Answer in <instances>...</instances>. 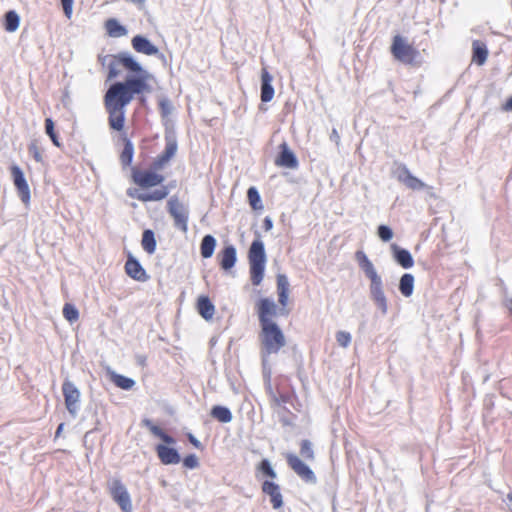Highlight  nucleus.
Here are the masks:
<instances>
[{"instance_id":"29","label":"nucleus","mask_w":512,"mask_h":512,"mask_svg":"<svg viewBox=\"0 0 512 512\" xmlns=\"http://www.w3.org/2000/svg\"><path fill=\"white\" fill-rule=\"evenodd\" d=\"M414 276L411 273H404L399 280L398 289L404 297H410L414 291Z\"/></svg>"},{"instance_id":"2","label":"nucleus","mask_w":512,"mask_h":512,"mask_svg":"<svg viewBox=\"0 0 512 512\" xmlns=\"http://www.w3.org/2000/svg\"><path fill=\"white\" fill-rule=\"evenodd\" d=\"M355 258L358 262L359 268L370 281V299L380 310L381 314L383 316L386 315L388 312V300L384 292V282L382 277L378 274L374 264L363 251H357L355 253Z\"/></svg>"},{"instance_id":"56","label":"nucleus","mask_w":512,"mask_h":512,"mask_svg":"<svg viewBox=\"0 0 512 512\" xmlns=\"http://www.w3.org/2000/svg\"><path fill=\"white\" fill-rule=\"evenodd\" d=\"M63 427H64V423H60V424L58 425V427H57V429H56V432H55V436H56V437H58V436L61 434V432H62V430H63Z\"/></svg>"},{"instance_id":"30","label":"nucleus","mask_w":512,"mask_h":512,"mask_svg":"<svg viewBox=\"0 0 512 512\" xmlns=\"http://www.w3.org/2000/svg\"><path fill=\"white\" fill-rule=\"evenodd\" d=\"M20 25V16L15 10H9L4 14L3 26L7 32H15Z\"/></svg>"},{"instance_id":"5","label":"nucleus","mask_w":512,"mask_h":512,"mask_svg":"<svg viewBox=\"0 0 512 512\" xmlns=\"http://www.w3.org/2000/svg\"><path fill=\"white\" fill-rule=\"evenodd\" d=\"M167 212L173 218L174 227L183 233L188 231L189 207L173 195L167 201Z\"/></svg>"},{"instance_id":"57","label":"nucleus","mask_w":512,"mask_h":512,"mask_svg":"<svg viewBox=\"0 0 512 512\" xmlns=\"http://www.w3.org/2000/svg\"><path fill=\"white\" fill-rule=\"evenodd\" d=\"M507 505H508L509 509L512 511V493H509L507 495Z\"/></svg>"},{"instance_id":"32","label":"nucleus","mask_w":512,"mask_h":512,"mask_svg":"<svg viewBox=\"0 0 512 512\" xmlns=\"http://www.w3.org/2000/svg\"><path fill=\"white\" fill-rule=\"evenodd\" d=\"M133 156H134V145L130 139L125 137L123 150L120 154V162L124 168L131 165V163L133 161Z\"/></svg>"},{"instance_id":"45","label":"nucleus","mask_w":512,"mask_h":512,"mask_svg":"<svg viewBox=\"0 0 512 512\" xmlns=\"http://www.w3.org/2000/svg\"><path fill=\"white\" fill-rule=\"evenodd\" d=\"M182 462L183 466L187 469H196L199 466V460L195 454L185 456Z\"/></svg>"},{"instance_id":"52","label":"nucleus","mask_w":512,"mask_h":512,"mask_svg":"<svg viewBox=\"0 0 512 512\" xmlns=\"http://www.w3.org/2000/svg\"><path fill=\"white\" fill-rule=\"evenodd\" d=\"M263 228L265 231H270L273 228V220L271 217L266 216L263 220Z\"/></svg>"},{"instance_id":"7","label":"nucleus","mask_w":512,"mask_h":512,"mask_svg":"<svg viewBox=\"0 0 512 512\" xmlns=\"http://www.w3.org/2000/svg\"><path fill=\"white\" fill-rule=\"evenodd\" d=\"M65 406L72 417H76L80 410V391L73 382L66 379L62 384Z\"/></svg>"},{"instance_id":"47","label":"nucleus","mask_w":512,"mask_h":512,"mask_svg":"<svg viewBox=\"0 0 512 512\" xmlns=\"http://www.w3.org/2000/svg\"><path fill=\"white\" fill-rule=\"evenodd\" d=\"M28 151L36 162L41 163L43 161L42 152L40 151L36 143L32 142L28 147Z\"/></svg>"},{"instance_id":"51","label":"nucleus","mask_w":512,"mask_h":512,"mask_svg":"<svg viewBox=\"0 0 512 512\" xmlns=\"http://www.w3.org/2000/svg\"><path fill=\"white\" fill-rule=\"evenodd\" d=\"M278 292V301L282 306H286L288 302L289 292L277 291Z\"/></svg>"},{"instance_id":"1","label":"nucleus","mask_w":512,"mask_h":512,"mask_svg":"<svg viewBox=\"0 0 512 512\" xmlns=\"http://www.w3.org/2000/svg\"><path fill=\"white\" fill-rule=\"evenodd\" d=\"M117 58L121 66L133 74H128L124 81H117L109 86L104 95V105L126 108L135 95L151 91L147 81L152 75L129 52H120Z\"/></svg>"},{"instance_id":"6","label":"nucleus","mask_w":512,"mask_h":512,"mask_svg":"<svg viewBox=\"0 0 512 512\" xmlns=\"http://www.w3.org/2000/svg\"><path fill=\"white\" fill-rule=\"evenodd\" d=\"M391 53L397 60L406 64H412L418 55V51L400 35L393 38Z\"/></svg>"},{"instance_id":"16","label":"nucleus","mask_w":512,"mask_h":512,"mask_svg":"<svg viewBox=\"0 0 512 512\" xmlns=\"http://www.w3.org/2000/svg\"><path fill=\"white\" fill-rule=\"evenodd\" d=\"M157 456L162 464L173 465L181 461L180 454L176 448L168 446V444H157L155 447Z\"/></svg>"},{"instance_id":"39","label":"nucleus","mask_w":512,"mask_h":512,"mask_svg":"<svg viewBox=\"0 0 512 512\" xmlns=\"http://www.w3.org/2000/svg\"><path fill=\"white\" fill-rule=\"evenodd\" d=\"M258 471H260L264 476L269 478H276L277 474L274 468L271 465V462L268 459H262L257 467Z\"/></svg>"},{"instance_id":"33","label":"nucleus","mask_w":512,"mask_h":512,"mask_svg":"<svg viewBox=\"0 0 512 512\" xmlns=\"http://www.w3.org/2000/svg\"><path fill=\"white\" fill-rule=\"evenodd\" d=\"M141 245L148 254H153L156 250L155 233L151 229H145L142 233Z\"/></svg>"},{"instance_id":"34","label":"nucleus","mask_w":512,"mask_h":512,"mask_svg":"<svg viewBox=\"0 0 512 512\" xmlns=\"http://www.w3.org/2000/svg\"><path fill=\"white\" fill-rule=\"evenodd\" d=\"M110 378L118 388L123 390H130L135 385L134 379L118 374L114 371L110 373Z\"/></svg>"},{"instance_id":"20","label":"nucleus","mask_w":512,"mask_h":512,"mask_svg":"<svg viewBox=\"0 0 512 512\" xmlns=\"http://www.w3.org/2000/svg\"><path fill=\"white\" fill-rule=\"evenodd\" d=\"M262 491L270 497V502L275 510L283 506V497L278 484L273 481L265 480L262 483Z\"/></svg>"},{"instance_id":"53","label":"nucleus","mask_w":512,"mask_h":512,"mask_svg":"<svg viewBox=\"0 0 512 512\" xmlns=\"http://www.w3.org/2000/svg\"><path fill=\"white\" fill-rule=\"evenodd\" d=\"M502 110L506 112H512V96L507 99L505 104L502 106Z\"/></svg>"},{"instance_id":"27","label":"nucleus","mask_w":512,"mask_h":512,"mask_svg":"<svg viewBox=\"0 0 512 512\" xmlns=\"http://www.w3.org/2000/svg\"><path fill=\"white\" fill-rule=\"evenodd\" d=\"M472 51H473V61L477 65H483L488 56V49L485 43L474 40L472 43Z\"/></svg>"},{"instance_id":"40","label":"nucleus","mask_w":512,"mask_h":512,"mask_svg":"<svg viewBox=\"0 0 512 512\" xmlns=\"http://www.w3.org/2000/svg\"><path fill=\"white\" fill-rule=\"evenodd\" d=\"M63 316L67 321L73 323L79 318L78 309L73 304L66 303L63 307Z\"/></svg>"},{"instance_id":"24","label":"nucleus","mask_w":512,"mask_h":512,"mask_svg":"<svg viewBox=\"0 0 512 512\" xmlns=\"http://www.w3.org/2000/svg\"><path fill=\"white\" fill-rule=\"evenodd\" d=\"M141 425L143 427H146L150 430V432L158 437L159 439H161L163 441V443L165 444H168V445H172V444H175L176 443V440L175 438H173L171 435H169L168 433H166L161 427H159L158 425H155L153 423V421L149 418H144L142 419L141 421Z\"/></svg>"},{"instance_id":"54","label":"nucleus","mask_w":512,"mask_h":512,"mask_svg":"<svg viewBox=\"0 0 512 512\" xmlns=\"http://www.w3.org/2000/svg\"><path fill=\"white\" fill-rule=\"evenodd\" d=\"M330 140L334 141L337 145L340 142V136H339V134H338V132H337V130L335 128L332 129V132L330 134Z\"/></svg>"},{"instance_id":"3","label":"nucleus","mask_w":512,"mask_h":512,"mask_svg":"<svg viewBox=\"0 0 512 512\" xmlns=\"http://www.w3.org/2000/svg\"><path fill=\"white\" fill-rule=\"evenodd\" d=\"M256 235L257 238L252 241L248 250L249 273L254 286L261 284L267 261L264 243L260 239L259 232H256Z\"/></svg>"},{"instance_id":"22","label":"nucleus","mask_w":512,"mask_h":512,"mask_svg":"<svg viewBox=\"0 0 512 512\" xmlns=\"http://www.w3.org/2000/svg\"><path fill=\"white\" fill-rule=\"evenodd\" d=\"M109 114L108 123L111 129L121 131L125 123V108H117L112 106H105Z\"/></svg>"},{"instance_id":"15","label":"nucleus","mask_w":512,"mask_h":512,"mask_svg":"<svg viewBox=\"0 0 512 512\" xmlns=\"http://www.w3.org/2000/svg\"><path fill=\"white\" fill-rule=\"evenodd\" d=\"M393 260L403 269H410L414 265V259L410 251L396 243L390 245Z\"/></svg>"},{"instance_id":"4","label":"nucleus","mask_w":512,"mask_h":512,"mask_svg":"<svg viewBox=\"0 0 512 512\" xmlns=\"http://www.w3.org/2000/svg\"><path fill=\"white\" fill-rule=\"evenodd\" d=\"M259 340L263 362L267 356L277 354L286 344L285 336L277 323L260 326Z\"/></svg>"},{"instance_id":"8","label":"nucleus","mask_w":512,"mask_h":512,"mask_svg":"<svg viewBox=\"0 0 512 512\" xmlns=\"http://www.w3.org/2000/svg\"><path fill=\"white\" fill-rule=\"evenodd\" d=\"M110 494L112 499L119 505L122 512H132L130 494L121 480H112L110 484Z\"/></svg>"},{"instance_id":"18","label":"nucleus","mask_w":512,"mask_h":512,"mask_svg":"<svg viewBox=\"0 0 512 512\" xmlns=\"http://www.w3.org/2000/svg\"><path fill=\"white\" fill-rule=\"evenodd\" d=\"M276 165L290 169L298 167V159L286 142L280 145V152L276 158Z\"/></svg>"},{"instance_id":"13","label":"nucleus","mask_w":512,"mask_h":512,"mask_svg":"<svg viewBox=\"0 0 512 512\" xmlns=\"http://www.w3.org/2000/svg\"><path fill=\"white\" fill-rule=\"evenodd\" d=\"M178 144L174 135H165V149L153 162V168L162 169L176 154Z\"/></svg>"},{"instance_id":"19","label":"nucleus","mask_w":512,"mask_h":512,"mask_svg":"<svg viewBox=\"0 0 512 512\" xmlns=\"http://www.w3.org/2000/svg\"><path fill=\"white\" fill-rule=\"evenodd\" d=\"M133 49L148 56L158 55L159 49L147 37L143 35H135L131 40Z\"/></svg>"},{"instance_id":"23","label":"nucleus","mask_w":512,"mask_h":512,"mask_svg":"<svg viewBox=\"0 0 512 512\" xmlns=\"http://www.w3.org/2000/svg\"><path fill=\"white\" fill-rule=\"evenodd\" d=\"M397 178L399 181L404 183L409 189L412 190H422L426 186V184L423 181L412 175L406 166H402L399 169Z\"/></svg>"},{"instance_id":"37","label":"nucleus","mask_w":512,"mask_h":512,"mask_svg":"<svg viewBox=\"0 0 512 512\" xmlns=\"http://www.w3.org/2000/svg\"><path fill=\"white\" fill-rule=\"evenodd\" d=\"M45 133L56 147H61L59 137L55 131V124L52 118L45 119Z\"/></svg>"},{"instance_id":"31","label":"nucleus","mask_w":512,"mask_h":512,"mask_svg":"<svg viewBox=\"0 0 512 512\" xmlns=\"http://www.w3.org/2000/svg\"><path fill=\"white\" fill-rule=\"evenodd\" d=\"M105 28L110 37H121L127 34V29L117 19L110 18L105 22Z\"/></svg>"},{"instance_id":"35","label":"nucleus","mask_w":512,"mask_h":512,"mask_svg":"<svg viewBox=\"0 0 512 512\" xmlns=\"http://www.w3.org/2000/svg\"><path fill=\"white\" fill-rule=\"evenodd\" d=\"M247 199H248V202H249V205L251 206V208L253 210H262L263 209V204H262V200H261V196H260V193L259 191L257 190L256 187L254 186H251L248 188L247 190Z\"/></svg>"},{"instance_id":"11","label":"nucleus","mask_w":512,"mask_h":512,"mask_svg":"<svg viewBox=\"0 0 512 512\" xmlns=\"http://www.w3.org/2000/svg\"><path fill=\"white\" fill-rule=\"evenodd\" d=\"M132 179L138 186L150 188L160 185L164 181V176L151 170L132 168Z\"/></svg>"},{"instance_id":"26","label":"nucleus","mask_w":512,"mask_h":512,"mask_svg":"<svg viewBox=\"0 0 512 512\" xmlns=\"http://www.w3.org/2000/svg\"><path fill=\"white\" fill-rule=\"evenodd\" d=\"M217 245L216 238L211 235H205L200 243V254L204 259L211 258Z\"/></svg>"},{"instance_id":"46","label":"nucleus","mask_w":512,"mask_h":512,"mask_svg":"<svg viewBox=\"0 0 512 512\" xmlns=\"http://www.w3.org/2000/svg\"><path fill=\"white\" fill-rule=\"evenodd\" d=\"M277 291L289 292V281L285 274L277 275Z\"/></svg>"},{"instance_id":"44","label":"nucleus","mask_w":512,"mask_h":512,"mask_svg":"<svg viewBox=\"0 0 512 512\" xmlns=\"http://www.w3.org/2000/svg\"><path fill=\"white\" fill-rule=\"evenodd\" d=\"M336 340L340 346L346 348L351 343V334L346 331H338L336 333Z\"/></svg>"},{"instance_id":"21","label":"nucleus","mask_w":512,"mask_h":512,"mask_svg":"<svg viewBox=\"0 0 512 512\" xmlns=\"http://www.w3.org/2000/svg\"><path fill=\"white\" fill-rule=\"evenodd\" d=\"M272 75L266 68L261 70V87H260V98L264 103L270 102L274 97V87L272 85Z\"/></svg>"},{"instance_id":"9","label":"nucleus","mask_w":512,"mask_h":512,"mask_svg":"<svg viewBox=\"0 0 512 512\" xmlns=\"http://www.w3.org/2000/svg\"><path fill=\"white\" fill-rule=\"evenodd\" d=\"M289 467L299 476L304 482L308 484H316L317 477L313 470L305 464L297 455L288 454L286 457Z\"/></svg>"},{"instance_id":"38","label":"nucleus","mask_w":512,"mask_h":512,"mask_svg":"<svg viewBox=\"0 0 512 512\" xmlns=\"http://www.w3.org/2000/svg\"><path fill=\"white\" fill-rule=\"evenodd\" d=\"M300 455L306 460L313 461L315 459L313 444L310 440L304 439L301 441Z\"/></svg>"},{"instance_id":"49","label":"nucleus","mask_w":512,"mask_h":512,"mask_svg":"<svg viewBox=\"0 0 512 512\" xmlns=\"http://www.w3.org/2000/svg\"><path fill=\"white\" fill-rule=\"evenodd\" d=\"M187 439L196 449H203L202 443L192 433H187Z\"/></svg>"},{"instance_id":"42","label":"nucleus","mask_w":512,"mask_h":512,"mask_svg":"<svg viewBox=\"0 0 512 512\" xmlns=\"http://www.w3.org/2000/svg\"><path fill=\"white\" fill-rule=\"evenodd\" d=\"M377 235L383 242H389L393 238V230L390 226L381 224L377 228Z\"/></svg>"},{"instance_id":"25","label":"nucleus","mask_w":512,"mask_h":512,"mask_svg":"<svg viewBox=\"0 0 512 512\" xmlns=\"http://www.w3.org/2000/svg\"><path fill=\"white\" fill-rule=\"evenodd\" d=\"M197 310L205 320H210L214 315L215 306L208 296L201 295L197 300Z\"/></svg>"},{"instance_id":"41","label":"nucleus","mask_w":512,"mask_h":512,"mask_svg":"<svg viewBox=\"0 0 512 512\" xmlns=\"http://www.w3.org/2000/svg\"><path fill=\"white\" fill-rule=\"evenodd\" d=\"M120 53L113 55L110 59V62L107 63L108 65V79L112 80L119 76L120 71L118 70V66L121 65L118 61V56Z\"/></svg>"},{"instance_id":"43","label":"nucleus","mask_w":512,"mask_h":512,"mask_svg":"<svg viewBox=\"0 0 512 512\" xmlns=\"http://www.w3.org/2000/svg\"><path fill=\"white\" fill-rule=\"evenodd\" d=\"M158 104L162 117H167L172 113L173 106L168 98L164 97L160 99Z\"/></svg>"},{"instance_id":"55","label":"nucleus","mask_w":512,"mask_h":512,"mask_svg":"<svg viewBox=\"0 0 512 512\" xmlns=\"http://www.w3.org/2000/svg\"><path fill=\"white\" fill-rule=\"evenodd\" d=\"M111 58H112V56L106 55V56L100 57L99 60L101 61L102 65H105L107 63V61L110 62Z\"/></svg>"},{"instance_id":"50","label":"nucleus","mask_w":512,"mask_h":512,"mask_svg":"<svg viewBox=\"0 0 512 512\" xmlns=\"http://www.w3.org/2000/svg\"><path fill=\"white\" fill-rule=\"evenodd\" d=\"M145 193H141L139 192V190L135 189V188H129L127 190V195L131 198H135L139 201H141V198L140 197H143Z\"/></svg>"},{"instance_id":"28","label":"nucleus","mask_w":512,"mask_h":512,"mask_svg":"<svg viewBox=\"0 0 512 512\" xmlns=\"http://www.w3.org/2000/svg\"><path fill=\"white\" fill-rule=\"evenodd\" d=\"M210 415L220 423H229L233 419L231 410L223 405H214L210 410Z\"/></svg>"},{"instance_id":"36","label":"nucleus","mask_w":512,"mask_h":512,"mask_svg":"<svg viewBox=\"0 0 512 512\" xmlns=\"http://www.w3.org/2000/svg\"><path fill=\"white\" fill-rule=\"evenodd\" d=\"M169 194V190L166 186H162L159 189H155L151 192H147L141 198L142 202H150V201H160L166 198Z\"/></svg>"},{"instance_id":"14","label":"nucleus","mask_w":512,"mask_h":512,"mask_svg":"<svg viewBox=\"0 0 512 512\" xmlns=\"http://www.w3.org/2000/svg\"><path fill=\"white\" fill-rule=\"evenodd\" d=\"M217 259L222 270H231L237 261V250L234 245H225L217 254Z\"/></svg>"},{"instance_id":"58","label":"nucleus","mask_w":512,"mask_h":512,"mask_svg":"<svg viewBox=\"0 0 512 512\" xmlns=\"http://www.w3.org/2000/svg\"><path fill=\"white\" fill-rule=\"evenodd\" d=\"M508 309H509V312L512 314V298L509 300Z\"/></svg>"},{"instance_id":"48","label":"nucleus","mask_w":512,"mask_h":512,"mask_svg":"<svg viewBox=\"0 0 512 512\" xmlns=\"http://www.w3.org/2000/svg\"><path fill=\"white\" fill-rule=\"evenodd\" d=\"M64 15L71 18L74 0H60Z\"/></svg>"},{"instance_id":"10","label":"nucleus","mask_w":512,"mask_h":512,"mask_svg":"<svg viewBox=\"0 0 512 512\" xmlns=\"http://www.w3.org/2000/svg\"><path fill=\"white\" fill-rule=\"evenodd\" d=\"M10 171L18 196L24 204H28L31 199V193L23 170L18 165L13 164L10 167Z\"/></svg>"},{"instance_id":"12","label":"nucleus","mask_w":512,"mask_h":512,"mask_svg":"<svg viewBox=\"0 0 512 512\" xmlns=\"http://www.w3.org/2000/svg\"><path fill=\"white\" fill-rule=\"evenodd\" d=\"M257 313L260 326L274 324L272 317L277 315V305L270 298H261L257 302Z\"/></svg>"},{"instance_id":"17","label":"nucleus","mask_w":512,"mask_h":512,"mask_svg":"<svg viewBox=\"0 0 512 512\" xmlns=\"http://www.w3.org/2000/svg\"><path fill=\"white\" fill-rule=\"evenodd\" d=\"M125 271L132 279L145 282L149 279L148 274L141 263L132 255H129L125 263Z\"/></svg>"}]
</instances>
